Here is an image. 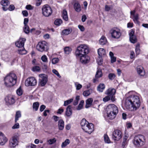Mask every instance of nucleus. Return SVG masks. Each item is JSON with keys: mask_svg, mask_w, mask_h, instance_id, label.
I'll list each match as a JSON object with an SVG mask.
<instances>
[{"mask_svg": "<svg viewBox=\"0 0 148 148\" xmlns=\"http://www.w3.org/2000/svg\"><path fill=\"white\" fill-rule=\"evenodd\" d=\"M130 91L126 94V98L124 104L125 107L130 111H135L138 109L140 105V97L138 94Z\"/></svg>", "mask_w": 148, "mask_h": 148, "instance_id": "f257e3e1", "label": "nucleus"}, {"mask_svg": "<svg viewBox=\"0 0 148 148\" xmlns=\"http://www.w3.org/2000/svg\"><path fill=\"white\" fill-rule=\"evenodd\" d=\"M17 77L16 74L10 73L7 75L4 78V84L8 87H11L16 83Z\"/></svg>", "mask_w": 148, "mask_h": 148, "instance_id": "f03ea898", "label": "nucleus"}, {"mask_svg": "<svg viewBox=\"0 0 148 148\" xmlns=\"http://www.w3.org/2000/svg\"><path fill=\"white\" fill-rule=\"evenodd\" d=\"M106 111L107 117L111 119H114L118 112V108L114 104L108 105L106 108Z\"/></svg>", "mask_w": 148, "mask_h": 148, "instance_id": "7ed1b4c3", "label": "nucleus"}, {"mask_svg": "<svg viewBox=\"0 0 148 148\" xmlns=\"http://www.w3.org/2000/svg\"><path fill=\"white\" fill-rule=\"evenodd\" d=\"M89 52V49L88 47L85 45H81L78 46L75 52L76 57H80L83 55H86Z\"/></svg>", "mask_w": 148, "mask_h": 148, "instance_id": "20e7f679", "label": "nucleus"}, {"mask_svg": "<svg viewBox=\"0 0 148 148\" xmlns=\"http://www.w3.org/2000/svg\"><path fill=\"white\" fill-rule=\"evenodd\" d=\"M134 144L138 147L142 146L145 142V136L141 134L136 135L134 137Z\"/></svg>", "mask_w": 148, "mask_h": 148, "instance_id": "39448f33", "label": "nucleus"}, {"mask_svg": "<svg viewBox=\"0 0 148 148\" xmlns=\"http://www.w3.org/2000/svg\"><path fill=\"white\" fill-rule=\"evenodd\" d=\"M42 10V15L45 17L49 16L52 13V10L51 8L48 5L43 6Z\"/></svg>", "mask_w": 148, "mask_h": 148, "instance_id": "423d86ee", "label": "nucleus"}, {"mask_svg": "<svg viewBox=\"0 0 148 148\" xmlns=\"http://www.w3.org/2000/svg\"><path fill=\"white\" fill-rule=\"evenodd\" d=\"M37 49L38 51L42 52L48 49V44L45 41H42L38 42L36 46Z\"/></svg>", "mask_w": 148, "mask_h": 148, "instance_id": "0eeeda50", "label": "nucleus"}, {"mask_svg": "<svg viewBox=\"0 0 148 148\" xmlns=\"http://www.w3.org/2000/svg\"><path fill=\"white\" fill-rule=\"evenodd\" d=\"M112 37L114 38L118 39L121 35L120 30L117 28H114L112 29L110 31Z\"/></svg>", "mask_w": 148, "mask_h": 148, "instance_id": "6e6552de", "label": "nucleus"}, {"mask_svg": "<svg viewBox=\"0 0 148 148\" xmlns=\"http://www.w3.org/2000/svg\"><path fill=\"white\" fill-rule=\"evenodd\" d=\"M18 139L17 136L12 137L9 140V146L11 148H14L18 145Z\"/></svg>", "mask_w": 148, "mask_h": 148, "instance_id": "1a4fd4ad", "label": "nucleus"}, {"mask_svg": "<svg viewBox=\"0 0 148 148\" xmlns=\"http://www.w3.org/2000/svg\"><path fill=\"white\" fill-rule=\"evenodd\" d=\"M116 90L114 88H110L107 90L105 92V94L111 97V100L112 101H115L114 95L116 93Z\"/></svg>", "mask_w": 148, "mask_h": 148, "instance_id": "9d476101", "label": "nucleus"}, {"mask_svg": "<svg viewBox=\"0 0 148 148\" xmlns=\"http://www.w3.org/2000/svg\"><path fill=\"white\" fill-rule=\"evenodd\" d=\"M37 81L33 77H30L27 78L25 81V85L27 86H34L37 84Z\"/></svg>", "mask_w": 148, "mask_h": 148, "instance_id": "9b49d317", "label": "nucleus"}, {"mask_svg": "<svg viewBox=\"0 0 148 148\" xmlns=\"http://www.w3.org/2000/svg\"><path fill=\"white\" fill-rule=\"evenodd\" d=\"M122 137V133L119 130H114L112 133V138L115 141H119Z\"/></svg>", "mask_w": 148, "mask_h": 148, "instance_id": "f8f14e48", "label": "nucleus"}, {"mask_svg": "<svg viewBox=\"0 0 148 148\" xmlns=\"http://www.w3.org/2000/svg\"><path fill=\"white\" fill-rule=\"evenodd\" d=\"M6 103L7 105H11L13 104L15 102V99L14 96L9 95L5 98Z\"/></svg>", "mask_w": 148, "mask_h": 148, "instance_id": "ddd939ff", "label": "nucleus"}, {"mask_svg": "<svg viewBox=\"0 0 148 148\" xmlns=\"http://www.w3.org/2000/svg\"><path fill=\"white\" fill-rule=\"evenodd\" d=\"M40 77L39 80L40 85L42 86H44L47 83V78L46 75L44 74H41L39 75Z\"/></svg>", "mask_w": 148, "mask_h": 148, "instance_id": "4468645a", "label": "nucleus"}, {"mask_svg": "<svg viewBox=\"0 0 148 148\" xmlns=\"http://www.w3.org/2000/svg\"><path fill=\"white\" fill-rule=\"evenodd\" d=\"M25 41L26 39L25 38H20L15 43L16 46L19 48L23 47Z\"/></svg>", "mask_w": 148, "mask_h": 148, "instance_id": "2eb2a0df", "label": "nucleus"}, {"mask_svg": "<svg viewBox=\"0 0 148 148\" xmlns=\"http://www.w3.org/2000/svg\"><path fill=\"white\" fill-rule=\"evenodd\" d=\"M89 124L90 123L84 119H83L81 120V125L82 128L85 132L86 130H87V126H88Z\"/></svg>", "mask_w": 148, "mask_h": 148, "instance_id": "dca6fc26", "label": "nucleus"}, {"mask_svg": "<svg viewBox=\"0 0 148 148\" xmlns=\"http://www.w3.org/2000/svg\"><path fill=\"white\" fill-rule=\"evenodd\" d=\"M134 34V31L133 30H132L129 34L130 40L132 43H133L137 41L136 38Z\"/></svg>", "mask_w": 148, "mask_h": 148, "instance_id": "f3484780", "label": "nucleus"}, {"mask_svg": "<svg viewBox=\"0 0 148 148\" xmlns=\"http://www.w3.org/2000/svg\"><path fill=\"white\" fill-rule=\"evenodd\" d=\"M76 57L77 58H79L80 62L83 64L87 63L89 62V58L86 55H83L82 56H81L80 57Z\"/></svg>", "mask_w": 148, "mask_h": 148, "instance_id": "a211bd4d", "label": "nucleus"}, {"mask_svg": "<svg viewBox=\"0 0 148 148\" xmlns=\"http://www.w3.org/2000/svg\"><path fill=\"white\" fill-rule=\"evenodd\" d=\"M138 74L140 76H143L145 74V71L143 67L141 66H138L136 68Z\"/></svg>", "mask_w": 148, "mask_h": 148, "instance_id": "6ab92c4d", "label": "nucleus"}, {"mask_svg": "<svg viewBox=\"0 0 148 148\" xmlns=\"http://www.w3.org/2000/svg\"><path fill=\"white\" fill-rule=\"evenodd\" d=\"M8 139L4 134L0 132V145H3L7 142Z\"/></svg>", "mask_w": 148, "mask_h": 148, "instance_id": "aec40b11", "label": "nucleus"}, {"mask_svg": "<svg viewBox=\"0 0 148 148\" xmlns=\"http://www.w3.org/2000/svg\"><path fill=\"white\" fill-rule=\"evenodd\" d=\"M0 3L3 6V9L4 11H6L8 10L7 7L10 4L9 2L7 0H2L0 2Z\"/></svg>", "mask_w": 148, "mask_h": 148, "instance_id": "412c9836", "label": "nucleus"}, {"mask_svg": "<svg viewBox=\"0 0 148 148\" xmlns=\"http://www.w3.org/2000/svg\"><path fill=\"white\" fill-rule=\"evenodd\" d=\"M87 130H86L85 132L89 134L92 133L94 130V125L92 123H90L88 126H87Z\"/></svg>", "mask_w": 148, "mask_h": 148, "instance_id": "4be33fe9", "label": "nucleus"}, {"mask_svg": "<svg viewBox=\"0 0 148 148\" xmlns=\"http://www.w3.org/2000/svg\"><path fill=\"white\" fill-rule=\"evenodd\" d=\"M72 107L71 106H69L66 108L65 114L68 117H69L71 115L72 113V111L71 109Z\"/></svg>", "mask_w": 148, "mask_h": 148, "instance_id": "5701e85b", "label": "nucleus"}, {"mask_svg": "<svg viewBox=\"0 0 148 148\" xmlns=\"http://www.w3.org/2000/svg\"><path fill=\"white\" fill-rule=\"evenodd\" d=\"M75 10L77 12H79L81 10V7L79 3L78 2H76L73 5Z\"/></svg>", "mask_w": 148, "mask_h": 148, "instance_id": "b1692460", "label": "nucleus"}, {"mask_svg": "<svg viewBox=\"0 0 148 148\" xmlns=\"http://www.w3.org/2000/svg\"><path fill=\"white\" fill-rule=\"evenodd\" d=\"M98 53L99 57H103L106 55V51L103 48H100L98 50Z\"/></svg>", "mask_w": 148, "mask_h": 148, "instance_id": "393cba45", "label": "nucleus"}, {"mask_svg": "<svg viewBox=\"0 0 148 148\" xmlns=\"http://www.w3.org/2000/svg\"><path fill=\"white\" fill-rule=\"evenodd\" d=\"M107 40L104 36H102L99 40V43L101 45H104L106 44Z\"/></svg>", "mask_w": 148, "mask_h": 148, "instance_id": "a878e982", "label": "nucleus"}, {"mask_svg": "<svg viewBox=\"0 0 148 148\" xmlns=\"http://www.w3.org/2000/svg\"><path fill=\"white\" fill-rule=\"evenodd\" d=\"M58 127L60 130H62L64 127V122L62 120H60L58 122Z\"/></svg>", "mask_w": 148, "mask_h": 148, "instance_id": "bb28decb", "label": "nucleus"}, {"mask_svg": "<svg viewBox=\"0 0 148 148\" xmlns=\"http://www.w3.org/2000/svg\"><path fill=\"white\" fill-rule=\"evenodd\" d=\"M92 101L93 99L92 98H89L86 101V108H88L91 105Z\"/></svg>", "mask_w": 148, "mask_h": 148, "instance_id": "cd10ccee", "label": "nucleus"}, {"mask_svg": "<svg viewBox=\"0 0 148 148\" xmlns=\"http://www.w3.org/2000/svg\"><path fill=\"white\" fill-rule=\"evenodd\" d=\"M105 88V85L103 84H100L97 87V90L100 92H102Z\"/></svg>", "mask_w": 148, "mask_h": 148, "instance_id": "c85d7f7f", "label": "nucleus"}, {"mask_svg": "<svg viewBox=\"0 0 148 148\" xmlns=\"http://www.w3.org/2000/svg\"><path fill=\"white\" fill-rule=\"evenodd\" d=\"M62 17L63 19L65 21H67L68 20V17L67 13L65 10H63L62 13Z\"/></svg>", "mask_w": 148, "mask_h": 148, "instance_id": "c756f323", "label": "nucleus"}, {"mask_svg": "<svg viewBox=\"0 0 148 148\" xmlns=\"http://www.w3.org/2000/svg\"><path fill=\"white\" fill-rule=\"evenodd\" d=\"M130 18H131L134 21V22L137 23H139V21H138L139 19L138 15L137 14H136L135 15L132 16H130Z\"/></svg>", "mask_w": 148, "mask_h": 148, "instance_id": "7c9ffc66", "label": "nucleus"}, {"mask_svg": "<svg viewBox=\"0 0 148 148\" xmlns=\"http://www.w3.org/2000/svg\"><path fill=\"white\" fill-rule=\"evenodd\" d=\"M109 55L111 58V62L112 63H113L116 61V58L114 56L113 53L111 51L109 53Z\"/></svg>", "mask_w": 148, "mask_h": 148, "instance_id": "2f4dec72", "label": "nucleus"}, {"mask_svg": "<svg viewBox=\"0 0 148 148\" xmlns=\"http://www.w3.org/2000/svg\"><path fill=\"white\" fill-rule=\"evenodd\" d=\"M21 112L19 111H17L15 115V123H16L17 121L18 120V118L21 117Z\"/></svg>", "mask_w": 148, "mask_h": 148, "instance_id": "473e14b6", "label": "nucleus"}, {"mask_svg": "<svg viewBox=\"0 0 148 148\" xmlns=\"http://www.w3.org/2000/svg\"><path fill=\"white\" fill-rule=\"evenodd\" d=\"M128 137V135L127 134H125L123 137V141L122 143L123 146H124L127 143Z\"/></svg>", "mask_w": 148, "mask_h": 148, "instance_id": "72a5a7b5", "label": "nucleus"}, {"mask_svg": "<svg viewBox=\"0 0 148 148\" xmlns=\"http://www.w3.org/2000/svg\"><path fill=\"white\" fill-rule=\"evenodd\" d=\"M70 143V141L69 139H66L65 141L63 142L61 145V147L62 148L65 147Z\"/></svg>", "mask_w": 148, "mask_h": 148, "instance_id": "f704fd0d", "label": "nucleus"}, {"mask_svg": "<svg viewBox=\"0 0 148 148\" xmlns=\"http://www.w3.org/2000/svg\"><path fill=\"white\" fill-rule=\"evenodd\" d=\"M39 106V103L38 102H36L34 103L33 105V108L34 110L35 111H37L38 109Z\"/></svg>", "mask_w": 148, "mask_h": 148, "instance_id": "c9c22d12", "label": "nucleus"}, {"mask_svg": "<svg viewBox=\"0 0 148 148\" xmlns=\"http://www.w3.org/2000/svg\"><path fill=\"white\" fill-rule=\"evenodd\" d=\"M71 49L69 47H66L64 48V52L67 54H69L71 52Z\"/></svg>", "mask_w": 148, "mask_h": 148, "instance_id": "e433bc0d", "label": "nucleus"}, {"mask_svg": "<svg viewBox=\"0 0 148 148\" xmlns=\"http://www.w3.org/2000/svg\"><path fill=\"white\" fill-rule=\"evenodd\" d=\"M102 76V73L101 70L100 69H98L97 72L95 75L96 78H99L101 77Z\"/></svg>", "mask_w": 148, "mask_h": 148, "instance_id": "4c0bfd02", "label": "nucleus"}, {"mask_svg": "<svg viewBox=\"0 0 148 148\" xmlns=\"http://www.w3.org/2000/svg\"><path fill=\"white\" fill-rule=\"evenodd\" d=\"M140 45L139 44H137L136 46L135 51L136 54L138 55L139 54L140 52Z\"/></svg>", "mask_w": 148, "mask_h": 148, "instance_id": "58836bf2", "label": "nucleus"}, {"mask_svg": "<svg viewBox=\"0 0 148 148\" xmlns=\"http://www.w3.org/2000/svg\"><path fill=\"white\" fill-rule=\"evenodd\" d=\"M84 103V101L83 100L81 101L77 108V110H80L82 109Z\"/></svg>", "mask_w": 148, "mask_h": 148, "instance_id": "ea45409f", "label": "nucleus"}, {"mask_svg": "<svg viewBox=\"0 0 148 148\" xmlns=\"http://www.w3.org/2000/svg\"><path fill=\"white\" fill-rule=\"evenodd\" d=\"M56 141V140L55 138L50 139L47 141V142L49 145H52L55 143Z\"/></svg>", "mask_w": 148, "mask_h": 148, "instance_id": "a19ab883", "label": "nucleus"}, {"mask_svg": "<svg viewBox=\"0 0 148 148\" xmlns=\"http://www.w3.org/2000/svg\"><path fill=\"white\" fill-rule=\"evenodd\" d=\"M71 32V31L69 29H66L62 31V33L65 35H67Z\"/></svg>", "mask_w": 148, "mask_h": 148, "instance_id": "79ce46f5", "label": "nucleus"}, {"mask_svg": "<svg viewBox=\"0 0 148 148\" xmlns=\"http://www.w3.org/2000/svg\"><path fill=\"white\" fill-rule=\"evenodd\" d=\"M18 53L21 55L25 54L27 53V51L24 48H23L22 49H19L18 50Z\"/></svg>", "mask_w": 148, "mask_h": 148, "instance_id": "37998d69", "label": "nucleus"}, {"mask_svg": "<svg viewBox=\"0 0 148 148\" xmlns=\"http://www.w3.org/2000/svg\"><path fill=\"white\" fill-rule=\"evenodd\" d=\"M23 30L25 32L26 34L29 33L30 32L29 27L27 25L24 26Z\"/></svg>", "mask_w": 148, "mask_h": 148, "instance_id": "c03bdc74", "label": "nucleus"}, {"mask_svg": "<svg viewBox=\"0 0 148 148\" xmlns=\"http://www.w3.org/2000/svg\"><path fill=\"white\" fill-rule=\"evenodd\" d=\"M73 100V99H71L69 100H68L65 101L64 105V106H66L68 105V104H70Z\"/></svg>", "mask_w": 148, "mask_h": 148, "instance_id": "a18cd8bd", "label": "nucleus"}, {"mask_svg": "<svg viewBox=\"0 0 148 148\" xmlns=\"http://www.w3.org/2000/svg\"><path fill=\"white\" fill-rule=\"evenodd\" d=\"M62 21L60 19H58L54 21V24L57 25H59L62 23Z\"/></svg>", "mask_w": 148, "mask_h": 148, "instance_id": "49530a36", "label": "nucleus"}, {"mask_svg": "<svg viewBox=\"0 0 148 148\" xmlns=\"http://www.w3.org/2000/svg\"><path fill=\"white\" fill-rule=\"evenodd\" d=\"M115 74L112 73H110L108 75V77L109 79L111 80L113 79L115 77Z\"/></svg>", "mask_w": 148, "mask_h": 148, "instance_id": "de8ad7c7", "label": "nucleus"}, {"mask_svg": "<svg viewBox=\"0 0 148 148\" xmlns=\"http://www.w3.org/2000/svg\"><path fill=\"white\" fill-rule=\"evenodd\" d=\"M75 85L77 90H79L82 88V85L81 84H78L77 82H75Z\"/></svg>", "mask_w": 148, "mask_h": 148, "instance_id": "09e8293b", "label": "nucleus"}, {"mask_svg": "<svg viewBox=\"0 0 148 148\" xmlns=\"http://www.w3.org/2000/svg\"><path fill=\"white\" fill-rule=\"evenodd\" d=\"M104 139L106 143H110V140L107 135H104Z\"/></svg>", "mask_w": 148, "mask_h": 148, "instance_id": "8fccbe9b", "label": "nucleus"}, {"mask_svg": "<svg viewBox=\"0 0 148 148\" xmlns=\"http://www.w3.org/2000/svg\"><path fill=\"white\" fill-rule=\"evenodd\" d=\"M110 99L111 100V97L107 95L103 99V101L104 102H106L110 100Z\"/></svg>", "mask_w": 148, "mask_h": 148, "instance_id": "3c124183", "label": "nucleus"}, {"mask_svg": "<svg viewBox=\"0 0 148 148\" xmlns=\"http://www.w3.org/2000/svg\"><path fill=\"white\" fill-rule=\"evenodd\" d=\"M102 57H99V56L97 60V61L99 65H101L102 64V62H103V60L102 58Z\"/></svg>", "mask_w": 148, "mask_h": 148, "instance_id": "603ef678", "label": "nucleus"}, {"mask_svg": "<svg viewBox=\"0 0 148 148\" xmlns=\"http://www.w3.org/2000/svg\"><path fill=\"white\" fill-rule=\"evenodd\" d=\"M59 59L57 58H53L52 60V63L53 64H55L59 61Z\"/></svg>", "mask_w": 148, "mask_h": 148, "instance_id": "864d4df0", "label": "nucleus"}, {"mask_svg": "<svg viewBox=\"0 0 148 148\" xmlns=\"http://www.w3.org/2000/svg\"><path fill=\"white\" fill-rule=\"evenodd\" d=\"M22 93V91L21 87L19 88L16 91V93L18 95L20 96L21 95Z\"/></svg>", "mask_w": 148, "mask_h": 148, "instance_id": "5fc2aeb1", "label": "nucleus"}, {"mask_svg": "<svg viewBox=\"0 0 148 148\" xmlns=\"http://www.w3.org/2000/svg\"><path fill=\"white\" fill-rule=\"evenodd\" d=\"M14 125L12 127V128L13 129H18L19 127V125L18 123H15Z\"/></svg>", "mask_w": 148, "mask_h": 148, "instance_id": "6e6d98bb", "label": "nucleus"}, {"mask_svg": "<svg viewBox=\"0 0 148 148\" xmlns=\"http://www.w3.org/2000/svg\"><path fill=\"white\" fill-rule=\"evenodd\" d=\"M41 59L42 61L44 62H47V58L46 55L43 56L41 57Z\"/></svg>", "mask_w": 148, "mask_h": 148, "instance_id": "4d7b16f0", "label": "nucleus"}, {"mask_svg": "<svg viewBox=\"0 0 148 148\" xmlns=\"http://www.w3.org/2000/svg\"><path fill=\"white\" fill-rule=\"evenodd\" d=\"M53 72L59 78L61 77V76L58 73V72L56 69H54L52 70Z\"/></svg>", "mask_w": 148, "mask_h": 148, "instance_id": "13d9d810", "label": "nucleus"}, {"mask_svg": "<svg viewBox=\"0 0 148 148\" xmlns=\"http://www.w3.org/2000/svg\"><path fill=\"white\" fill-rule=\"evenodd\" d=\"M90 94V92L89 90L84 91L83 93V95L84 96H88Z\"/></svg>", "mask_w": 148, "mask_h": 148, "instance_id": "bf43d9fd", "label": "nucleus"}, {"mask_svg": "<svg viewBox=\"0 0 148 148\" xmlns=\"http://www.w3.org/2000/svg\"><path fill=\"white\" fill-rule=\"evenodd\" d=\"M40 70V67L38 66H35L33 68V71H39Z\"/></svg>", "mask_w": 148, "mask_h": 148, "instance_id": "052dcab7", "label": "nucleus"}, {"mask_svg": "<svg viewBox=\"0 0 148 148\" xmlns=\"http://www.w3.org/2000/svg\"><path fill=\"white\" fill-rule=\"evenodd\" d=\"M22 13L24 16L27 17L28 15V13L27 10H25L22 11Z\"/></svg>", "mask_w": 148, "mask_h": 148, "instance_id": "680f3d73", "label": "nucleus"}, {"mask_svg": "<svg viewBox=\"0 0 148 148\" xmlns=\"http://www.w3.org/2000/svg\"><path fill=\"white\" fill-rule=\"evenodd\" d=\"M25 8L27 9L28 10H32L33 9V7L30 5H27Z\"/></svg>", "mask_w": 148, "mask_h": 148, "instance_id": "e2e57ef3", "label": "nucleus"}, {"mask_svg": "<svg viewBox=\"0 0 148 148\" xmlns=\"http://www.w3.org/2000/svg\"><path fill=\"white\" fill-rule=\"evenodd\" d=\"M78 27L82 32H83L84 30V28L83 25H78Z\"/></svg>", "mask_w": 148, "mask_h": 148, "instance_id": "0e129e2a", "label": "nucleus"}, {"mask_svg": "<svg viewBox=\"0 0 148 148\" xmlns=\"http://www.w3.org/2000/svg\"><path fill=\"white\" fill-rule=\"evenodd\" d=\"M15 8L14 6L13 5H10L9 6V8H8V10L11 11L13 10H14Z\"/></svg>", "mask_w": 148, "mask_h": 148, "instance_id": "69168bd1", "label": "nucleus"}, {"mask_svg": "<svg viewBox=\"0 0 148 148\" xmlns=\"http://www.w3.org/2000/svg\"><path fill=\"white\" fill-rule=\"evenodd\" d=\"M45 106L44 105H42L40 107V111L41 112L43 111L45 108Z\"/></svg>", "mask_w": 148, "mask_h": 148, "instance_id": "338daca9", "label": "nucleus"}, {"mask_svg": "<svg viewBox=\"0 0 148 148\" xmlns=\"http://www.w3.org/2000/svg\"><path fill=\"white\" fill-rule=\"evenodd\" d=\"M86 19V17L85 15H83L82 16V21L83 22H84L85 21Z\"/></svg>", "mask_w": 148, "mask_h": 148, "instance_id": "774afa93", "label": "nucleus"}]
</instances>
